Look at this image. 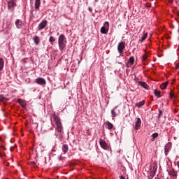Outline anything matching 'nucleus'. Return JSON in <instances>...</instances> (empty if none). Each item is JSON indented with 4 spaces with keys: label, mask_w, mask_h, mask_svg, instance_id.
<instances>
[{
    "label": "nucleus",
    "mask_w": 179,
    "mask_h": 179,
    "mask_svg": "<svg viewBox=\"0 0 179 179\" xmlns=\"http://www.w3.org/2000/svg\"><path fill=\"white\" fill-rule=\"evenodd\" d=\"M134 68H135V66L132 67V71H134Z\"/></svg>",
    "instance_id": "obj_43"
},
{
    "label": "nucleus",
    "mask_w": 179,
    "mask_h": 179,
    "mask_svg": "<svg viewBox=\"0 0 179 179\" xmlns=\"http://www.w3.org/2000/svg\"><path fill=\"white\" fill-rule=\"evenodd\" d=\"M150 6H151V5L149 3H146V7H150Z\"/></svg>",
    "instance_id": "obj_33"
},
{
    "label": "nucleus",
    "mask_w": 179,
    "mask_h": 179,
    "mask_svg": "<svg viewBox=\"0 0 179 179\" xmlns=\"http://www.w3.org/2000/svg\"><path fill=\"white\" fill-rule=\"evenodd\" d=\"M124 50H125V42L121 41L117 44V51L120 55H122Z\"/></svg>",
    "instance_id": "obj_5"
},
{
    "label": "nucleus",
    "mask_w": 179,
    "mask_h": 179,
    "mask_svg": "<svg viewBox=\"0 0 179 179\" xmlns=\"http://www.w3.org/2000/svg\"><path fill=\"white\" fill-rule=\"evenodd\" d=\"M170 99H176V95H174V93H172V91H171L170 92Z\"/></svg>",
    "instance_id": "obj_31"
},
{
    "label": "nucleus",
    "mask_w": 179,
    "mask_h": 179,
    "mask_svg": "<svg viewBox=\"0 0 179 179\" xmlns=\"http://www.w3.org/2000/svg\"><path fill=\"white\" fill-rule=\"evenodd\" d=\"M168 84H169V81H165V83H163L162 85H160V89L162 90L166 89Z\"/></svg>",
    "instance_id": "obj_19"
},
{
    "label": "nucleus",
    "mask_w": 179,
    "mask_h": 179,
    "mask_svg": "<svg viewBox=\"0 0 179 179\" xmlns=\"http://www.w3.org/2000/svg\"><path fill=\"white\" fill-rule=\"evenodd\" d=\"M62 157H59V160H62Z\"/></svg>",
    "instance_id": "obj_41"
},
{
    "label": "nucleus",
    "mask_w": 179,
    "mask_h": 179,
    "mask_svg": "<svg viewBox=\"0 0 179 179\" xmlns=\"http://www.w3.org/2000/svg\"><path fill=\"white\" fill-rule=\"evenodd\" d=\"M4 62L3 58H0V71L3 69Z\"/></svg>",
    "instance_id": "obj_23"
},
{
    "label": "nucleus",
    "mask_w": 179,
    "mask_h": 179,
    "mask_svg": "<svg viewBox=\"0 0 179 179\" xmlns=\"http://www.w3.org/2000/svg\"><path fill=\"white\" fill-rule=\"evenodd\" d=\"M8 98L3 96V95H0V101H8Z\"/></svg>",
    "instance_id": "obj_26"
},
{
    "label": "nucleus",
    "mask_w": 179,
    "mask_h": 179,
    "mask_svg": "<svg viewBox=\"0 0 179 179\" xmlns=\"http://www.w3.org/2000/svg\"><path fill=\"white\" fill-rule=\"evenodd\" d=\"M169 2H171V3H173V2L174 1V0H169Z\"/></svg>",
    "instance_id": "obj_37"
},
{
    "label": "nucleus",
    "mask_w": 179,
    "mask_h": 179,
    "mask_svg": "<svg viewBox=\"0 0 179 179\" xmlns=\"http://www.w3.org/2000/svg\"><path fill=\"white\" fill-rule=\"evenodd\" d=\"M59 49L62 52L66 47V38L64 34H61L58 39Z\"/></svg>",
    "instance_id": "obj_2"
},
{
    "label": "nucleus",
    "mask_w": 179,
    "mask_h": 179,
    "mask_svg": "<svg viewBox=\"0 0 179 179\" xmlns=\"http://www.w3.org/2000/svg\"><path fill=\"white\" fill-rule=\"evenodd\" d=\"M169 176H172V177H177V171L174 170L170 171Z\"/></svg>",
    "instance_id": "obj_24"
},
{
    "label": "nucleus",
    "mask_w": 179,
    "mask_h": 179,
    "mask_svg": "<svg viewBox=\"0 0 179 179\" xmlns=\"http://www.w3.org/2000/svg\"><path fill=\"white\" fill-rule=\"evenodd\" d=\"M56 38L54 36H50L49 38V41L50 42L51 45H52V43L55 41Z\"/></svg>",
    "instance_id": "obj_27"
},
{
    "label": "nucleus",
    "mask_w": 179,
    "mask_h": 179,
    "mask_svg": "<svg viewBox=\"0 0 179 179\" xmlns=\"http://www.w3.org/2000/svg\"><path fill=\"white\" fill-rule=\"evenodd\" d=\"M31 163V164H33V166H35V164H36V162H32Z\"/></svg>",
    "instance_id": "obj_35"
},
{
    "label": "nucleus",
    "mask_w": 179,
    "mask_h": 179,
    "mask_svg": "<svg viewBox=\"0 0 179 179\" xmlns=\"http://www.w3.org/2000/svg\"><path fill=\"white\" fill-rule=\"evenodd\" d=\"M17 101L22 106V107H23V108L26 107V101H23L22 99H18Z\"/></svg>",
    "instance_id": "obj_16"
},
{
    "label": "nucleus",
    "mask_w": 179,
    "mask_h": 179,
    "mask_svg": "<svg viewBox=\"0 0 179 179\" xmlns=\"http://www.w3.org/2000/svg\"><path fill=\"white\" fill-rule=\"evenodd\" d=\"M156 171H157V168H155V166H153L152 171L150 173L152 178L154 177Z\"/></svg>",
    "instance_id": "obj_25"
},
{
    "label": "nucleus",
    "mask_w": 179,
    "mask_h": 179,
    "mask_svg": "<svg viewBox=\"0 0 179 179\" xmlns=\"http://www.w3.org/2000/svg\"><path fill=\"white\" fill-rule=\"evenodd\" d=\"M152 138H153L152 140L154 141L155 138H158L159 134H158L157 132H155V133L152 135Z\"/></svg>",
    "instance_id": "obj_29"
},
{
    "label": "nucleus",
    "mask_w": 179,
    "mask_h": 179,
    "mask_svg": "<svg viewBox=\"0 0 179 179\" xmlns=\"http://www.w3.org/2000/svg\"><path fill=\"white\" fill-rule=\"evenodd\" d=\"M163 113H164L163 110H159V115H158L159 119L162 118V117L163 116Z\"/></svg>",
    "instance_id": "obj_28"
},
{
    "label": "nucleus",
    "mask_w": 179,
    "mask_h": 179,
    "mask_svg": "<svg viewBox=\"0 0 179 179\" xmlns=\"http://www.w3.org/2000/svg\"><path fill=\"white\" fill-rule=\"evenodd\" d=\"M145 103V100L139 101V99H137L136 102V107H138V108H141V107L144 106Z\"/></svg>",
    "instance_id": "obj_8"
},
{
    "label": "nucleus",
    "mask_w": 179,
    "mask_h": 179,
    "mask_svg": "<svg viewBox=\"0 0 179 179\" xmlns=\"http://www.w3.org/2000/svg\"><path fill=\"white\" fill-rule=\"evenodd\" d=\"M135 83L138 84V85H140V87H143L145 90H150V87L149 85H147L146 83H145V81H141L139 80L138 78H135Z\"/></svg>",
    "instance_id": "obj_4"
},
{
    "label": "nucleus",
    "mask_w": 179,
    "mask_h": 179,
    "mask_svg": "<svg viewBox=\"0 0 179 179\" xmlns=\"http://www.w3.org/2000/svg\"><path fill=\"white\" fill-rule=\"evenodd\" d=\"M10 150H11V152H13V150H15V147H11Z\"/></svg>",
    "instance_id": "obj_34"
},
{
    "label": "nucleus",
    "mask_w": 179,
    "mask_h": 179,
    "mask_svg": "<svg viewBox=\"0 0 179 179\" xmlns=\"http://www.w3.org/2000/svg\"><path fill=\"white\" fill-rule=\"evenodd\" d=\"M105 124L107 126L108 129L109 130H111L113 129V128H114V125L113 124V123L110 122L109 121H106Z\"/></svg>",
    "instance_id": "obj_17"
},
{
    "label": "nucleus",
    "mask_w": 179,
    "mask_h": 179,
    "mask_svg": "<svg viewBox=\"0 0 179 179\" xmlns=\"http://www.w3.org/2000/svg\"><path fill=\"white\" fill-rule=\"evenodd\" d=\"M177 165H178V167L179 168V161L177 162Z\"/></svg>",
    "instance_id": "obj_40"
},
{
    "label": "nucleus",
    "mask_w": 179,
    "mask_h": 179,
    "mask_svg": "<svg viewBox=\"0 0 179 179\" xmlns=\"http://www.w3.org/2000/svg\"><path fill=\"white\" fill-rule=\"evenodd\" d=\"M34 42L36 45H38L40 44V37L38 36L33 38Z\"/></svg>",
    "instance_id": "obj_18"
},
{
    "label": "nucleus",
    "mask_w": 179,
    "mask_h": 179,
    "mask_svg": "<svg viewBox=\"0 0 179 179\" xmlns=\"http://www.w3.org/2000/svg\"><path fill=\"white\" fill-rule=\"evenodd\" d=\"M141 123H142L141 120L140 119V117H138V119L136 122V124H135V129L136 130L141 129Z\"/></svg>",
    "instance_id": "obj_12"
},
{
    "label": "nucleus",
    "mask_w": 179,
    "mask_h": 179,
    "mask_svg": "<svg viewBox=\"0 0 179 179\" xmlns=\"http://www.w3.org/2000/svg\"><path fill=\"white\" fill-rule=\"evenodd\" d=\"M62 150L64 153V155L66 153H68V150H69V146L68 145V144H64L62 146Z\"/></svg>",
    "instance_id": "obj_14"
},
{
    "label": "nucleus",
    "mask_w": 179,
    "mask_h": 179,
    "mask_svg": "<svg viewBox=\"0 0 179 179\" xmlns=\"http://www.w3.org/2000/svg\"><path fill=\"white\" fill-rule=\"evenodd\" d=\"M143 58L144 60H146V59H147L145 56L143 57Z\"/></svg>",
    "instance_id": "obj_39"
},
{
    "label": "nucleus",
    "mask_w": 179,
    "mask_h": 179,
    "mask_svg": "<svg viewBox=\"0 0 179 179\" xmlns=\"http://www.w3.org/2000/svg\"><path fill=\"white\" fill-rule=\"evenodd\" d=\"M147 36H148V32L146 33L144 32L143 36L141 37V39L139 41H141V43H143V41L146 40Z\"/></svg>",
    "instance_id": "obj_22"
},
{
    "label": "nucleus",
    "mask_w": 179,
    "mask_h": 179,
    "mask_svg": "<svg viewBox=\"0 0 179 179\" xmlns=\"http://www.w3.org/2000/svg\"><path fill=\"white\" fill-rule=\"evenodd\" d=\"M89 10L91 11V10H92V8H89Z\"/></svg>",
    "instance_id": "obj_42"
},
{
    "label": "nucleus",
    "mask_w": 179,
    "mask_h": 179,
    "mask_svg": "<svg viewBox=\"0 0 179 179\" xmlns=\"http://www.w3.org/2000/svg\"><path fill=\"white\" fill-rule=\"evenodd\" d=\"M41 2L40 0H35V9H38L40 8Z\"/></svg>",
    "instance_id": "obj_20"
},
{
    "label": "nucleus",
    "mask_w": 179,
    "mask_h": 179,
    "mask_svg": "<svg viewBox=\"0 0 179 179\" xmlns=\"http://www.w3.org/2000/svg\"><path fill=\"white\" fill-rule=\"evenodd\" d=\"M8 9H10L11 8H15L16 6V3L13 0H10L8 2Z\"/></svg>",
    "instance_id": "obj_15"
},
{
    "label": "nucleus",
    "mask_w": 179,
    "mask_h": 179,
    "mask_svg": "<svg viewBox=\"0 0 179 179\" xmlns=\"http://www.w3.org/2000/svg\"><path fill=\"white\" fill-rule=\"evenodd\" d=\"M53 119L57 126L56 132H58L59 138H62V134H64V131L62 129V124L61 123V118H59L58 115L54 114Z\"/></svg>",
    "instance_id": "obj_1"
},
{
    "label": "nucleus",
    "mask_w": 179,
    "mask_h": 179,
    "mask_svg": "<svg viewBox=\"0 0 179 179\" xmlns=\"http://www.w3.org/2000/svg\"><path fill=\"white\" fill-rule=\"evenodd\" d=\"M138 7H141V2L138 3Z\"/></svg>",
    "instance_id": "obj_38"
},
{
    "label": "nucleus",
    "mask_w": 179,
    "mask_h": 179,
    "mask_svg": "<svg viewBox=\"0 0 179 179\" xmlns=\"http://www.w3.org/2000/svg\"><path fill=\"white\" fill-rule=\"evenodd\" d=\"M48 22L44 20L38 26V30H43L48 24Z\"/></svg>",
    "instance_id": "obj_9"
},
{
    "label": "nucleus",
    "mask_w": 179,
    "mask_h": 179,
    "mask_svg": "<svg viewBox=\"0 0 179 179\" xmlns=\"http://www.w3.org/2000/svg\"><path fill=\"white\" fill-rule=\"evenodd\" d=\"M111 114H112L113 118H114L115 117H117V113H115V110H114V109L111 110Z\"/></svg>",
    "instance_id": "obj_30"
},
{
    "label": "nucleus",
    "mask_w": 179,
    "mask_h": 179,
    "mask_svg": "<svg viewBox=\"0 0 179 179\" xmlns=\"http://www.w3.org/2000/svg\"><path fill=\"white\" fill-rule=\"evenodd\" d=\"M178 68H179V62L178 64H176V69H178Z\"/></svg>",
    "instance_id": "obj_32"
},
{
    "label": "nucleus",
    "mask_w": 179,
    "mask_h": 179,
    "mask_svg": "<svg viewBox=\"0 0 179 179\" xmlns=\"http://www.w3.org/2000/svg\"><path fill=\"white\" fill-rule=\"evenodd\" d=\"M108 29H110V23L105 22L103 26L101 28V33L102 34H107L108 33Z\"/></svg>",
    "instance_id": "obj_3"
},
{
    "label": "nucleus",
    "mask_w": 179,
    "mask_h": 179,
    "mask_svg": "<svg viewBox=\"0 0 179 179\" xmlns=\"http://www.w3.org/2000/svg\"><path fill=\"white\" fill-rule=\"evenodd\" d=\"M99 143L102 149H108V145L106 143V141L100 140Z\"/></svg>",
    "instance_id": "obj_13"
},
{
    "label": "nucleus",
    "mask_w": 179,
    "mask_h": 179,
    "mask_svg": "<svg viewBox=\"0 0 179 179\" xmlns=\"http://www.w3.org/2000/svg\"><path fill=\"white\" fill-rule=\"evenodd\" d=\"M35 83H37V85H40L41 86H43L47 84V81H45V79L39 77L35 80Z\"/></svg>",
    "instance_id": "obj_6"
},
{
    "label": "nucleus",
    "mask_w": 179,
    "mask_h": 179,
    "mask_svg": "<svg viewBox=\"0 0 179 179\" xmlns=\"http://www.w3.org/2000/svg\"><path fill=\"white\" fill-rule=\"evenodd\" d=\"M178 16L179 17V11L178 12Z\"/></svg>",
    "instance_id": "obj_44"
},
{
    "label": "nucleus",
    "mask_w": 179,
    "mask_h": 179,
    "mask_svg": "<svg viewBox=\"0 0 179 179\" xmlns=\"http://www.w3.org/2000/svg\"><path fill=\"white\" fill-rule=\"evenodd\" d=\"M134 63H135V57H134V56H131L129 59V60L126 64V66H127V68H130V66H132V65H134Z\"/></svg>",
    "instance_id": "obj_7"
},
{
    "label": "nucleus",
    "mask_w": 179,
    "mask_h": 179,
    "mask_svg": "<svg viewBox=\"0 0 179 179\" xmlns=\"http://www.w3.org/2000/svg\"><path fill=\"white\" fill-rule=\"evenodd\" d=\"M171 148H172L171 142H169L167 144H166L165 148H164L166 155L167 153L169 152V151L171 150Z\"/></svg>",
    "instance_id": "obj_11"
},
{
    "label": "nucleus",
    "mask_w": 179,
    "mask_h": 179,
    "mask_svg": "<svg viewBox=\"0 0 179 179\" xmlns=\"http://www.w3.org/2000/svg\"><path fill=\"white\" fill-rule=\"evenodd\" d=\"M154 94H155V96L157 97V98H159V97H162V93L160 92V91L157 90H155L154 91Z\"/></svg>",
    "instance_id": "obj_21"
},
{
    "label": "nucleus",
    "mask_w": 179,
    "mask_h": 179,
    "mask_svg": "<svg viewBox=\"0 0 179 179\" xmlns=\"http://www.w3.org/2000/svg\"><path fill=\"white\" fill-rule=\"evenodd\" d=\"M120 179H125V178H124L122 176H121L120 177Z\"/></svg>",
    "instance_id": "obj_36"
},
{
    "label": "nucleus",
    "mask_w": 179,
    "mask_h": 179,
    "mask_svg": "<svg viewBox=\"0 0 179 179\" xmlns=\"http://www.w3.org/2000/svg\"><path fill=\"white\" fill-rule=\"evenodd\" d=\"M15 26L17 29H23V21L20 19L17 20L15 21Z\"/></svg>",
    "instance_id": "obj_10"
}]
</instances>
